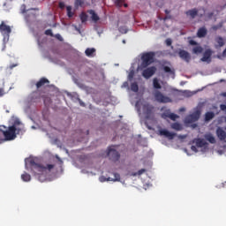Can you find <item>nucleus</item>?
Here are the masks:
<instances>
[{"label":"nucleus","mask_w":226,"mask_h":226,"mask_svg":"<svg viewBox=\"0 0 226 226\" xmlns=\"http://www.w3.org/2000/svg\"><path fill=\"white\" fill-rule=\"evenodd\" d=\"M11 126L8 127L7 131L3 130V126L0 125V144L8 140H15L17 135L24 133V124L20 122L18 117H12Z\"/></svg>","instance_id":"1"},{"label":"nucleus","mask_w":226,"mask_h":226,"mask_svg":"<svg viewBox=\"0 0 226 226\" xmlns=\"http://www.w3.org/2000/svg\"><path fill=\"white\" fill-rule=\"evenodd\" d=\"M28 162H29V167L31 169V172H33L34 176H41L43 172H47V171L50 172V170H52V169H54L55 167L54 164H47L46 166L38 164L36 163V162H34V159H29Z\"/></svg>","instance_id":"2"},{"label":"nucleus","mask_w":226,"mask_h":226,"mask_svg":"<svg viewBox=\"0 0 226 226\" xmlns=\"http://www.w3.org/2000/svg\"><path fill=\"white\" fill-rule=\"evenodd\" d=\"M154 52L149 51L147 53H143L141 56V64L140 68H147L150 64H153L154 63Z\"/></svg>","instance_id":"3"},{"label":"nucleus","mask_w":226,"mask_h":226,"mask_svg":"<svg viewBox=\"0 0 226 226\" xmlns=\"http://www.w3.org/2000/svg\"><path fill=\"white\" fill-rule=\"evenodd\" d=\"M42 98V100L44 101L45 105H47V102H50V98H48L45 96V93L37 90L33 92L30 94V102L36 103V102H40V99Z\"/></svg>","instance_id":"4"},{"label":"nucleus","mask_w":226,"mask_h":226,"mask_svg":"<svg viewBox=\"0 0 226 226\" xmlns=\"http://www.w3.org/2000/svg\"><path fill=\"white\" fill-rule=\"evenodd\" d=\"M107 156L109 157V160L116 162H119L121 158V154H119V152H117V150L114 148V146H111L107 150Z\"/></svg>","instance_id":"5"},{"label":"nucleus","mask_w":226,"mask_h":226,"mask_svg":"<svg viewBox=\"0 0 226 226\" xmlns=\"http://www.w3.org/2000/svg\"><path fill=\"white\" fill-rule=\"evenodd\" d=\"M0 33L4 36V41L6 42L10 40V34L11 33V27L7 26L4 21L0 24Z\"/></svg>","instance_id":"6"},{"label":"nucleus","mask_w":226,"mask_h":226,"mask_svg":"<svg viewBox=\"0 0 226 226\" xmlns=\"http://www.w3.org/2000/svg\"><path fill=\"white\" fill-rule=\"evenodd\" d=\"M142 110L146 119H151L154 116V106L146 102L143 104Z\"/></svg>","instance_id":"7"},{"label":"nucleus","mask_w":226,"mask_h":226,"mask_svg":"<svg viewBox=\"0 0 226 226\" xmlns=\"http://www.w3.org/2000/svg\"><path fill=\"white\" fill-rule=\"evenodd\" d=\"M154 96L156 102H158L159 103H172V99H170V97L169 96L163 95V94H162V92H160L159 90H156L154 93Z\"/></svg>","instance_id":"8"},{"label":"nucleus","mask_w":226,"mask_h":226,"mask_svg":"<svg viewBox=\"0 0 226 226\" xmlns=\"http://www.w3.org/2000/svg\"><path fill=\"white\" fill-rule=\"evenodd\" d=\"M156 73V67L154 66H152V67H148L147 69H145L143 72H142V76L145 78V79H151V77H153V75Z\"/></svg>","instance_id":"9"},{"label":"nucleus","mask_w":226,"mask_h":226,"mask_svg":"<svg viewBox=\"0 0 226 226\" xmlns=\"http://www.w3.org/2000/svg\"><path fill=\"white\" fill-rule=\"evenodd\" d=\"M178 56L181 59H183V61H185V63H190L192 60V56L190 53L185 49H180L178 51Z\"/></svg>","instance_id":"10"},{"label":"nucleus","mask_w":226,"mask_h":226,"mask_svg":"<svg viewBox=\"0 0 226 226\" xmlns=\"http://www.w3.org/2000/svg\"><path fill=\"white\" fill-rule=\"evenodd\" d=\"M159 134L162 136V137H166V139H169V140H172L174 139V137H176V133L174 132H169L168 130L166 129H161L159 130Z\"/></svg>","instance_id":"11"},{"label":"nucleus","mask_w":226,"mask_h":226,"mask_svg":"<svg viewBox=\"0 0 226 226\" xmlns=\"http://www.w3.org/2000/svg\"><path fill=\"white\" fill-rule=\"evenodd\" d=\"M114 177H108L106 178L105 177H101L100 181L101 183H105V181H113L116 183V181H121V176L118 173H113Z\"/></svg>","instance_id":"12"},{"label":"nucleus","mask_w":226,"mask_h":226,"mask_svg":"<svg viewBox=\"0 0 226 226\" xmlns=\"http://www.w3.org/2000/svg\"><path fill=\"white\" fill-rule=\"evenodd\" d=\"M200 118V111H196L186 117L187 123H195L196 121H199Z\"/></svg>","instance_id":"13"},{"label":"nucleus","mask_w":226,"mask_h":226,"mask_svg":"<svg viewBox=\"0 0 226 226\" xmlns=\"http://www.w3.org/2000/svg\"><path fill=\"white\" fill-rule=\"evenodd\" d=\"M211 56H213V51L211 49H206L203 53V57L201 61L203 63H211Z\"/></svg>","instance_id":"14"},{"label":"nucleus","mask_w":226,"mask_h":226,"mask_svg":"<svg viewBox=\"0 0 226 226\" xmlns=\"http://www.w3.org/2000/svg\"><path fill=\"white\" fill-rule=\"evenodd\" d=\"M50 84V81L47 79V78H41L39 81L35 84L37 89H40L41 87H43L45 86H49Z\"/></svg>","instance_id":"15"},{"label":"nucleus","mask_w":226,"mask_h":226,"mask_svg":"<svg viewBox=\"0 0 226 226\" xmlns=\"http://www.w3.org/2000/svg\"><path fill=\"white\" fill-rule=\"evenodd\" d=\"M216 136L218 137L219 140H225L226 139V132L222 127H218L216 129Z\"/></svg>","instance_id":"16"},{"label":"nucleus","mask_w":226,"mask_h":226,"mask_svg":"<svg viewBox=\"0 0 226 226\" xmlns=\"http://www.w3.org/2000/svg\"><path fill=\"white\" fill-rule=\"evenodd\" d=\"M162 117H163V119H167V117H169L171 121H176V119H178L179 116L174 113L164 112L162 114Z\"/></svg>","instance_id":"17"},{"label":"nucleus","mask_w":226,"mask_h":226,"mask_svg":"<svg viewBox=\"0 0 226 226\" xmlns=\"http://www.w3.org/2000/svg\"><path fill=\"white\" fill-rule=\"evenodd\" d=\"M206 34H207V29L206 27H200L197 32L198 38H205Z\"/></svg>","instance_id":"18"},{"label":"nucleus","mask_w":226,"mask_h":226,"mask_svg":"<svg viewBox=\"0 0 226 226\" xmlns=\"http://www.w3.org/2000/svg\"><path fill=\"white\" fill-rule=\"evenodd\" d=\"M88 13L92 16L91 19L93 20V22H98V20H100V17L98 16V14H96V12H94V11L90 10L88 11Z\"/></svg>","instance_id":"19"},{"label":"nucleus","mask_w":226,"mask_h":226,"mask_svg":"<svg viewBox=\"0 0 226 226\" xmlns=\"http://www.w3.org/2000/svg\"><path fill=\"white\" fill-rule=\"evenodd\" d=\"M185 13L192 19H195V17H197L198 13H199V11H197V9H192V10L187 11Z\"/></svg>","instance_id":"20"},{"label":"nucleus","mask_w":226,"mask_h":226,"mask_svg":"<svg viewBox=\"0 0 226 226\" xmlns=\"http://www.w3.org/2000/svg\"><path fill=\"white\" fill-rule=\"evenodd\" d=\"M196 146L197 147H204L205 146H207V142L202 139H196Z\"/></svg>","instance_id":"21"},{"label":"nucleus","mask_w":226,"mask_h":226,"mask_svg":"<svg viewBox=\"0 0 226 226\" xmlns=\"http://www.w3.org/2000/svg\"><path fill=\"white\" fill-rule=\"evenodd\" d=\"M96 52V49L94 48H87L85 51L86 56H87V57H92L93 54H94Z\"/></svg>","instance_id":"22"},{"label":"nucleus","mask_w":226,"mask_h":226,"mask_svg":"<svg viewBox=\"0 0 226 226\" xmlns=\"http://www.w3.org/2000/svg\"><path fill=\"white\" fill-rule=\"evenodd\" d=\"M153 86L154 89H162V85L160 84L158 78L153 79Z\"/></svg>","instance_id":"23"},{"label":"nucleus","mask_w":226,"mask_h":226,"mask_svg":"<svg viewBox=\"0 0 226 226\" xmlns=\"http://www.w3.org/2000/svg\"><path fill=\"white\" fill-rule=\"evenodd\" d=\"M171 128L172 130H176L177 132H181V130H183V125H181V124L179 123H173L171 124Z\"/></svg>","instance_id":"24"},{"label":"nucleus","mask_w":226,"mask_h":226,"mask_svg":"<svg viewBox=\"0 0 226 226\" xmlns=\"http://www.w3.org/2000/svg\"><path fill=\"white\" fill-rule=\"evenodd\" d=\"M215 117V113L213 111H208L205 114V121H211Z\"/></svg>","instance_id":"25"},{"label":"nucleus","mask_w":226,"mask_h":226,"mask_svg":"<svg viewBox=\"0 0 226 226\" xmlns=\"http://www.w3.org/2000/svg\"><path fill=\"white\" fill-rule=\"evenodd\" d=\"M206 140H207L210 144H216V139L211 134H207L205 136Z\"/></svg>","instance_id":"26"},{"label":"nucleus","mask_w":226,"mask_h":226,"mask_svg":"<svg viewBox=\"0 0 226 226\" xmlns=\"http://www.w3.org/2000/svg\"><path fill=\"white\" fill-rule=\"evenodd\" d=\"M193 54H202L204 52V48L201 46H196L192 49Z\"/></svg>","instance_id":"27"},{"label":"nucleus","mask_w":226,"mask_h":226,"mask_svg":"<svg viewBox=\"0 0 226 226\" xmlns=\"http://www.w3.org/2000/svg\"><path fill=\"white\" fill-rule=\"evenodd\" d=\"M79 19H80L82 24H86L87 22L88 16L87 15L86 12H81L79 14Z\"/></svg>","instance_id":"28"},{"label":"nucleus","mask_w":226,"mask_h":226,"mask_svg":"<svg viewBox=\"0 0 226 226\" xmlns=\"http://www.w3.org/2000/svg\"><path fill=\"white\" fill-rule=\"evenodd\" d=\"M21 179L22 181H25L26 183L31 181V175H29L28 173H24L21 175Z\"/></svg>","instance_id":"29"},{"label":"nucleus","mask_w":226,"mask_h":226,"mask_svg":"<svg viewBox=\"0 0 226 226\" xmlns=\"http://www.w3.org/2000/svg\"><path fill=\"white\" fill-rule=\"evenodd\" d=\"M215 41L218 43L219 47H223L225 45V41L220 36L216 37Z\"/></svg>","instance_id":"30"},{"label":"nucleus","mask_w":226,"mask_h":226,"mask_svg":"<svg viewBox=\"0 0 226 226\" xmlns=\"http://www.w3.org/2000/svg\"><path fill=\"white\" fill-rule=\"evenodd\" d=\"M131 90L133 91V93H139V85L137 82L131 84Z\"/></svg>","instance_id":"31"},{"label":"nucleus","mask_w":226,"mask_h":226,"mask_svg":"<svg viewBox=\"0 0 226 226\" xmlns=\"http://www.w3.org/2000/svg\"><path fill=\"white\" fill-rule=\"evenodd\" d=\"M74 6L75 8H79V6H84V0H75Z\"/></svg>","instance_id":"32"},{"label":"nucleus","mask_w":226,"mask_h":226,"mask_svg":"<svg viewBox=\"0 0 226 226\" xmlns=\"http://www.w3.org/2000/svg\"><path fill=\"white\" fill-rule=\"evenodd\" d=\"M66 10H67V16L69 17V19H72V17H73L74 15L73 11H72V6H67Z\"/></svg>","instance_id":"33"},{"label":"nucleus","mask_w":226,"mask_h":226,"mask_svg":"<svg viewBox=\"0 0 226 226\" xmlns=\"http://www.w3.org/2000/svg\"><path fill=\"white\" fill-rule=\"evenodd\" d=\"M118 31L119 33H122V34H126V33H128V28H126V26H120Z\"/></svg>","instance_id":"34"},{"label":"nucleus","mask_w":226,"mask_h":226,"mask_svg":"<svg viewBox=\"0 0 226 226\" xmlns=\"http://www.w3.org/2000/svg\"><path fill=\"white\" fill-rule=\"evenodd\" d=\"M124 3V0H115V4L118 8H121Z\"/></svg>","instance_id":"35"},{"label":"nucleus","mask_w":226,"mask_h":226,"mask_svg":"<svg viewBox=\"0 0 226 226\" xmlns=\"http://www.w3.org/2000/svg\"><path fill=\"white\" fill-rule=\"evenodd\" d=\"M163 71L165 72V73H174V71H172V69H170V67L169 66H164Z\"/></svg>","instance_id":"36"},{"label":"nucleus","mask_w":226,"mask_h":226,"mask_svg":"<svg viewBox=\"0 0 226 226\" xmlns=\"http://www.w3.org/2000/svg\"><path fill=\"white\" fill-rule=\"evenodd\" d=\"M44 34L47 36H54V34L52 33V29H48L44 32Z\"/></svg>","instance_id":"37"},{"label":"nucleus","mask_w":226,"mask_h":226,"mask_svg":"<svg viewBox=\"0 0 226 226\" xmlns=\"http://www.w3.org/2000/svg\"><path fill=\"white\" fill-rule=\"evenodd\" d=\"M54 37L56 39V40H58V41H63V36H61V34H55L54 35Z\"/></svg>","instance_id":"38"},{"label":"nucleus","mask_w":226,"mask_h":226,"mask_svg":"<svg viewBox=\"0 0 226 226\" xmlns=\"http://www.w3.org/2000/svg\"><path fill=\"white\" fill-rule=\"evenodd\" d=\"M20 10L21 13H26L27 11V10L26 9V4H22Z\"/></svg>","instance_id":"39"},{"label":"nucleus","mask_w":226,"mask_h":226,"mask_svg":"<svg viewBox=\"0 0 226 226\" xmlns=\"http://www.w3.org/2000/svg\"><path fill=\"white\" fill-rule=\"evenodd\" d=\"M165 43L168 47H170V45H172V40L171 39H167L165 41Z\"/></svg>","instance_id":"40"},{"label":"nucleus","mask_w":226,"mask_h":226,"mask_svg":"<svg viewBox=\"0 0 226 226\" xmlns=\"http://www.w3.org/2000/svg\"><path fill=\"white\" fill-rule=\"evenodd\" d=\"M144 172H146V169H141L138 171V176H142V174H144Z\"/></svg>","instance_id":"41"},{"label":"nucleus","mask_w":226,"mask_h":226,"mask_svg":"<svg viewBox=\"0 0 226 226\" xmlns=\"http://www.w3.org/2000/svg\"><path fill=\"white\" fill-rule=\"evenodd\" d=\"M220 109H221V110L225 111L226 110V105L225 104H221Z\"/></svg>","instance_id":"42"},{"label":"nucleus","mask_w":226,"mask_h":226,"mask_svg":"<svg viewBox=\"0 0 226 226\" xmlns=\"http://www.w3.org/2000/svg\"><path fill=\"white\" fill-rule=\"evenodd\" d=\"M59 8H61L63 10V8H64V3L60 2L59 3Z\"/></svg>","instance_id":"43"},{"label":"nucleus","mask_w":226,"mask_h":226,"mask_svg":"<svg viewBox=\"0 0 226 226\" xmlns=\"http://www.w3.org/2000/svg\"><path fill=\"white\" fill-rule=\"evenodd\" d=\"M190 45H197V41L192 40L189 41Z\"/></svg>","instance_id":"44"},{"label":"nucleus","mask_w":226,"mask_h":226,"mask_svg":"<svg viewBox=\"0 0 226 226\" xmlns=\"http://www.w3.org/2000/svg\"><path fill=\"white\" fill-rule=\"evenodd\" d=\"M4 95V90L3 88H0V96Z\"/></svg>","instance_id":"45"},{"label":"nucleus","mask_w":226,"mask_h":226,"mask_svg":"<svg viewBox=\"0 0 226 226\" xmlns=\"http://www.w3.org/2000/svg\"><path fill=\"white\" fill-rule=\"evenodd\" d=\"M79 105L81 107H86V103H84L82 101L79 100Z\"/></svg>","instance_id":"46"},{"label":"nucleus","mask_w":226,"mask_h":226,"mask_svg":"<svg viewBox=\"0 0 226 226\" xmlns=\"http://www.w3.org/2000/svg\"><path fill=\"white\" fill-rule=\"evenodd\" d=\"M191 149H192V151H197V147L192 146V147H191Z\"/></svg>","instance_id":"47"},{"label":"nucleus","mask_w":226,"mask_h":226,"mask_svg":"<svg viewBox=\"0 0 226 226\" xmlns=\"http://www.w3.org/2000/svg\"><path fill=\"white\" fill-rule=\"evenodd\" d=\"M15 66H17V64H11V65L10 66L11 70H13V68H15Z\"/></svg>","instance_id":"48"},{"label":"nucleus","mask_w":226,"mask_h":226,"mask_svg":"<svg viewBox=\"0 0 226 226\" xmlns=\"http://www.w3.org/2000/svg\"><path fill=\"white\" fill-rule=\"evenodd\" d=\"M129 79H133V73L131 72V73L129 74Z\"/></svg>","instance_id":"49"},{"label":"nucleus","mask_w":226,"mask_h":226,"mask_svg":"<svg viewBox=\"0 0 226 226\" xmlns=\"http://www.w3.org/2000/svg\"><path fill=\"white\" fill-rule=\"evenodd\" d=\"M165 13H166V15H169V13H170V11L165 10Z\"/></svg>","instance_id":"50"},{"label":"nucleus","mask_w":226,"mask_h":226,"mask_svg":"<svg viewBox=\"0 0 226 226\" xmlns=\"http://www.w3.org/2000/svg\"><path fill=\"white\" fill-rule=\"evenodd\" d=\"M222 96H223L224 98H226V92L222 94Z\"/></svg>","instance_id":"51"},{"label":"nucleus","mask_w":226,"mask_h":226,"mask_svg":"<svg viewBox=\"0 0 226 226\" xmlns=\"http://www.w3.org/2000/svg\"><path fill=\"white\" fill-rule=\"evenodd\" d=\"M180 112H185V108H181Z\"/></svg>","instance_id":"52"},{"label":"nucleus","mask_w":226,"mask_h":226,"mask_svg":"<svg viewBox=\"0 0 226 226\" xmlns=\"http://www.w3.org/2000/svg\"><path fill=\"white\" fill-rule=\"evenodd\" d=\"M179 139H186V136H179Z\"/></svg>","instance_id":"53"},{"label":"nucleus","mask_w":226,"mask_h":226,"mask_svg":"<svg viewBox=\"0 0 226 226\" xmlns=\"http://www.w3.org/2000/svg\"><path fill=\"white\" fill-rule=\"evenodd\" d=\"M56 158L58 159V162H63V161H61V158H59V156H56Z\"/></svg>","instance_id":"54"},{"label":"nucleus","mask_w":226,"mask_h":226,"mask_svg":"<svg viewBox=\"0 0 226 226\" xmlns=\"http://www.w3.org/2000/svg\"><path fill=\"white\" fill-rule=\"evenodd\" d=\"M124 8H128V4H124Z\"/></svg>","instance_id":"55"},{"label":"nucleus","mask_w":226,"mask_h":226,"mask_svg":"<svg viewBox=\"0 0 226 226\" xmlns=\"http://www.w3.org/2000/svg\"><path fill=\"white\" fill-rule=\"evenodd\" d=\"M213 29H215V31H216V29H218V26H214Z\"/></svg>","instance_id":"56"},{"label":"nucleus","mask_w":226,"mask_h":226,"mask_svg":"<svg viewBox=\"0 0 226 226\" xmlns=\"http://www.w3.org/2000/svg\"><path fill=\"white\" fill-rule=\"evenodd\" d=\"M87 135H89V131H87Z\"/></svg>","instance_id":"57"},{"label":"nucleus","mask_w":226,"mask_h":226,"mask_svg":"<svg viewBox=\"0 0 226 226\" xmlns=\"http://www.w3.org/2000/svg\"><path fill=\"white\" fill-rule=\"evenodd\" d=\"M30 10H38V9H36V8H32V9H30Z\"/></svg>","instance_id":"58"},{"label":"nucleus","mask_w":226,"mask_h":226,"mask_svg":"<svg viewBox=\"0 0 226 226\" xmlns=\"http://www.w3.org/2000/svg\"><path fill=\"white\" fill-rule=\"evenodd\" d=\"M123 43H126V41H125V40H124V41H123Z\"/></svg>","instance_id":"59"},{"label":"nucleus","mask_w":226,"mask_h":226,"mask_svg":"<svg viewBox=\"0 0 226 226\" xmlns=\"http://www.w3.org/2000/svg\"><path fill=\"white\" fill-rule=\"evenodd\" d=\"M139 105V102L136 103V107Z\"/></svg>","instance_id":"60"},{"label":"nucleus","mask_w":226,"mask_h":226,"mask_svg":"<svg viewBox=\"0 0 226 226\" xmlns=\"http://www.w3.org/2000/svg\"><path fill=\"white\" fill-rule=\"evenodd\" d=\"M26 169H27V163L26 164Z\"/></svg>","instance_id":"61"}]
</instances>
